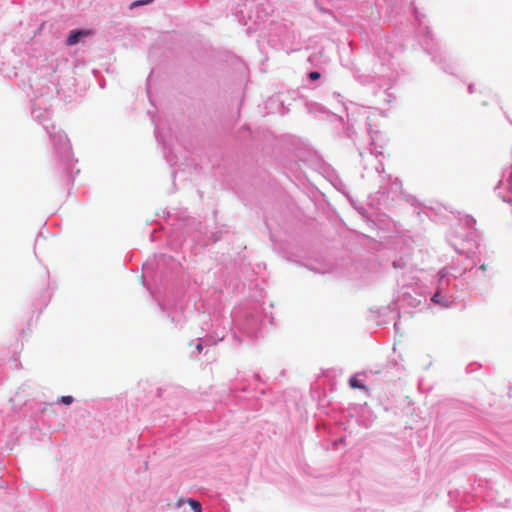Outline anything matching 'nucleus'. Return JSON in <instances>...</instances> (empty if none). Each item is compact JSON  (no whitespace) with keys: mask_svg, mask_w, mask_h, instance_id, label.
<instances>
[{"mask_svg":"<svg viewBox=\"0 0 512 512\" xmlns=\"http://www.w3.org/2000/svg\"><path fill=\"white\" fill-rule=\"evenodd\" d=\"M349 384L352 388H359V389L365 388V386L362 383H360V381L358 379H356L355 377L350 378Z\"/></svg>","mask_w":512,"mask_h":512,"instance_id":"f03ea898","label":"nucleus"},{"mask_svg":"<svg viewBox=\"0 0 512 512\" xmlns=\"http://www.w3.org/2000/svg\"><path fill=\"white\" fill-rule=\"evenodd\" d=\"M442 300H443V297L441 296V294L439 292H436L432 297V301L434 303L443 304L444 306H447V304H445Z\"/></svg>","mask_w":512,"mask_h":512,"instance_id":"7ed1b4c3","label":"nucleus"},{"mask_svg":"<svg viewBox=\"0 0 512 512\" xmlns=\"http://www.w3.org/2000/svg\"><path fill=\"white\" fill-rule=\"evenodd\" d=\"M189 504L194 512H201V504L195 500H189Z\"/></svg>","mask_w":512,"mask_h":512,"instance_id":"20e7f679","label":"nucleus"},{"mask_svg":"<svg viewBox=\"0 0 512 512\" xmlns=\"http://www.w3.org/2000/svg\"><path fill=\"white\" fill-rule=\"evenodd\" d=\"M320 76H321L320 73L317 71L310 72V74H309V78L311 80H317L320 78Z\"/></svg>","mask_w":512,"mask_h":512,"instance_id":"0eeeda50","label":"nucleus"},{"mask_svg":"<svg viewBox=\"0 0 512 512\" xmlns=\"http://www.w3.org/2000/svg\"><path fill=\"white\" fill-rule=\"evenodd\" d=\"M61 401L63 404L69 405L73 402V397L72 396H62Z\"/></svg>","mask_w":512,"mask_h":512,"instance_id":"423d86ee","label":"nucleus"},{"mask_svg":"<svg viewBox=\"0 0 512 512\" xmlns=\"http://www.w3.org/2000/svg\"><path fill=\"white\" fill-rule=\"evenodd\" d=\"M88 35H90V31H88V30L72 31L70 33V35L68 36L66 43L69 46L75 45L76 43H78L80 37L88 36Z\"/></svg>","mask_w":512,"mask_h":512,"instance_id":"f257e3e1","label":"nucleus"},{"mask_svg":"<svg viewBox=\"0 0 512 512\" xmlns=\"http://www.w3.org/2000/svg\"><path fill=\"white\" fill-rule=\"evenodd\" d=\"M151 1H152V0L134 1V2L130 5V8H131V9H133V8L138 7V6H140V5L150 3Z\"/></svg>","mask_w":512,"mask_h":512,"instance_id":"39448f33","label":"nucleus"}]
</instances>
